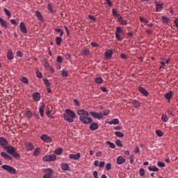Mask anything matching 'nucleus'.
<instances>
[{"label":"nucleus","mask_w":178,"mask_h":178,"mask_svg":"<svg viewBox=\"0 0 178 178\" xmlns=\"http://www.w3.org/2000/svg\"><path fill=\"white\" fill-rule=\"evenodd\" d=\"M74 104H76V105H77V106H80V102H79V100H77L76 99H74Z\"/></svg>","instance_id":"nucleus-61"},{"label":"nucleus","mask_w":178,"mask_h":178,"mask_svg":"<svg viewBox=\"0 0 178 178\" xmlns=\"http://www.w3.org/2000/svg\"><path fill=\"white\" fill-rule=\"evenodd\" d=\"M77 114L79 116V120L84 124H90L92 122V118L90 117V113L84 109H78Z\"/></svg>","instance_id":"nucleus-1"},{"label":"nucleus","mask_w":178,"mask_h":178,"mask_svg":"<svg viewBox=\"0 0 178 178\" xmlns=\"http://www.w3.org/2000/svg\"><path fill=\"white\" fill-rule=\"evenodd\" d=\"M61 43H62V38H60V37H57L56 38V44H57L58 45H60Z\"/></svg>","instance_id":"nucleus-41"},{"label":"nucleus","mask_w":178,"mask_h":178,"mask_svg":"<svg viewBox=\"0 0 178 178\" xmlns=\"http://www.w3.org/2000/svg\"><path fill=\"white\" fill-rule=\"evenodd\" d=\"M161 19L163 20V22L165 23L166 24L170 23V19L168 18L167 17L163 16Z\"/></svg>","instance_id":"nucleus-33"},{"label":"nucleus","mask_w":178,"mask_h":178,"mask_svg":"<svg viewBox=\"0 0 178 178\" xmlns=\"http://www.w3.org/2000/svg\"><path fill=\"white\" fill-rule=\"evenodd\" d=\"M19 29H20L21 33H22V34H27V28L26 27V24H24V22L20 23Z\"/></svg>","instance_id":"nucleus-9"},{"label":"nucleus","mask_w":178,"mask_h":178,"mask_svg":"<svg viewBox=\"0 0 178 178\" xmlns=\"http://www.w3.org/2000/svg\"><path fill=\"white\" fill-rule=\"evenodd\" d=\"M36 76L38 79H41V77H42V74L40 71H38L36 72Z\"/></svg>","instance_id":"nucleus-58"},{"label":"nucleus","mask_w":178,"mask_h":178,"mask_svg":"<svg viewBox=\"0 0 178 178\" xmlns=\"http://www.w3.org/2000/svg\"><path fill=\"white\" fill-rule=\"evenodd\" d=\"M105 165V161H100L99 162V168H103V166Z\"/></svg>","instance_id":"nucleus-59"},{"label":"nucleus","mask_w":178,"mask_h":178,"mask_svg":"<svg viewBox=\"0 0 178 178\" xmlns=\"http://www.w3.org/2000/svg\"><path fill=\"white\" fill-rule=\"evenodd\" d=\"M104 55L106 59H111L112 55H113V51L112 49H108L105 52Z\"/></svg>","instance_id":"nucleus-15"},{"label":"nucleus","mask_w":178,"mask_h":178,"mask_svg":"<svg viewBox=\"0 0 178 178\" xmlns=\"http://www.w3.org/2000/svg\"><path fill=\"white\" fill-rule=\"evenodd\" d=\"M52 106L51 105H48L47 107V111H46V115L47 116H49V115H51V112H52Z\"/></svg>","instance_id":"nucleus-26"},{"label":"nucleus","mask_w":178,"mask_h":178,"mask_svg":"<svg viewBox=\"0 0 178 178\" xmlns=\"http://www.w3.org/2000/svg\"><path fill=\"white\" fill-rule=\"evenodd\" d=\"M1 158H3L6 161H12V156H10V155L8 154L5 152H1Z\"/></svg>","instance_id":"nucleus-12"},{"label":"nucleus","mask_w":178,"mask_h":178,"mask_svg":"<svg viewBox=\"0 0 178 178\" xmlns=\"http://www.w3.org/2000/svg\"><path fill=\"white\" fill-rule=\"evenodd\" d=\"M35 16L38 18V20H42V15H41V13L40 11L36 10L35 11Z\"/></svg>","instance_id":"nucleus-32"},{"label":"nucleus","mask_w":178,"mask_h":178,"mask_svg":"<svg viewBox=\"0 0 178 178\" xmlns=\"http://www.w3.org/2000/svg\"><path fill=\"white\" fill-rule=\"evenodd\" d=\"M33 156H38V155H40V148H35L33 151Z\"/></svg>","instance_id":"nucleus-35"},{"label":"nucleus","mask_w":178,"mask_h":178,"mask_svg":"<svg viewBox=\"0 0 178 178\" xmlns=\"http://www.w3.org/2000/svg\"><path fill=\"white\" fill-rule=\"evenodd\" d=\"M111 168H112V165L111 164V163H108L106 165V170H111Z\"/></svg>","instance_id":"nucleus-52"},{"label":"nucleus","mask_w":178,"mask_h":178,"mask_svg":"<svg viewBox=\"0 0 178 178\" xmlns=\"http://www.w3.org/2000/svg\"><path fill=\"white\" fill-rule=\"evenodd\" d=\"M161 120H163V122H168V115L163 114L161 116Z\"/></svg>","instance_id":"nucleus-43"},{"label":"nucleus","mask_w":178,"mask_h":178,"mask_svg":"<svg viewBox=\"0 0 178 178\" xmlns=\"http://www.w3.org/2000/svg\"><path fill=\"white\" fill-rule=\"evenodd\" d=\"M3 12L6 13V15L7 16H8V17H10L11 14H10V11H9V10H8L7 8H4Z\"/></svg>","instance_id":"nucleus-47"},{"label":"nucleus","mask_w":178,"mask_h":178,"mask_svg":"<svg viewBox=\"0 0 178 178\" xmlns=\"http://www.w3.org/2000/svg\"><path fill=\"white\" fill-rule=\"evenodd\" d=\"M56 159V156L55 154L45 155L42 157V161L44 162H54Z\"/></svg>","instance_id":"nucleus-5"},{"label":"nucleus","mask_w":178,"mask_h":178,"mask_svg":"<svg viewBox=\"0 0 178 178\" xmlns=\"http://www.w3.org/2000/svg\"><path fill=\"white\" fill-rule=\"evenodd\" d=\"M90 115H91L92 118H95V119H98L99 120L102 119V112L96 113L94 111H90Z\"/></svg>","instance_id":"nucleus-6"},{"label":"nucleus","mask_w":178,"mask_h":178,"mask_svg":"<svg viewBox=\"0 0 178 178\" xmlns=\"http://www.w3.org/2000/svg\"><path fill=\"white\" fill-rule=\"evenodd\" d=\"M115 144L118 147H123V145L122 144V142H120V140L117 139L115 140Z\"/></svg>","instance_id":"nucleus-48"},{"label":"nucleus","mask_w":178,"mask_h":178,"mask_svg":"<svg viewBox=\"0 0 178 178\" xmlns=\"http://www.w3.org/2000/svg\"><path fill=\"white\" fill-rule=\"evenodd\" d=\"M7 58L10 60H12V59H13V51H12V49H9L8 50Z\"/></svg>","instance_id":"nucleus-21"},{"label":"nucleus","mask_w":178,"mask_h":178,"mask_svg":"<svg viewBox=\"0 0 178 178\" xmlns=\"http://www.w3.org/2000/svg\"><path fill=\"white\" fill-rule=\"evenodd\" d=\"M6 149L8 154L12 155L13 158H20V154L16 152V148H15V147L8 146Z\"/></svg>","instance_id":"nucleus-3"},{"label":"nucleus","mask_w":178,"mask_h":178,"mask_svg":"<svg viewBox=\"0 0 178 178\" xmlns=\"http://www.w3.org/2000/svg\"><path fill=\"white\" fill-rule=\"evenodd\" d=\"M172 97H173V94L172 93V91H170L165 95V98L168 101H170V99H172Z\"/></svg>","instance_id":"nucleus-25"},{"label":"nucleus","mask_w":178,"mask_h":178,"mask_svg":"<svg viewBox=\"0 0 178 178\" xmlns=\"http://www.w3.org/2000/svg\"><path fill=\"white\" fill-rule=\"evenodd\" d=\"M156 134L158 137H162V136H163V132L161 130H156Z\"/></svg>","instance_id":"nucleus-42"},{"label":"nucleus","mask_w":178,"mask_h":178,"mask_svg":"<svg viewBox=\"0 0 178 178\" xmlns=\"http://www.w3.org/2000/svg\"><path fill=\"white\" fill-rule=\"evenodd\" d=\"M108 124H119V119L115 118L111 121H108Z\"/></svg>","instance_id":"nucleus-28"},{"label":"nucleus","mask_w":178,"mask_h":178,"mask_svg":"<svg viewBox=\"0 0 178 178\" xmlns=\"http://www.w3.org/2000/svg\"><path fill=\"white\" fill-rule=\"evenodd\" d=\"M139 175L141 177L145 176V170H144V168H140L139 170Z\"/></svg>","instance_id":"nucleus-38"},{"label":"nucleus","mask_w":178,"mask_h":178,"mask_svg":"<svg viewBox=\"0 0 178 178\" xmlns=\"http://www.w3.org/2000/svg\"><path fill=\"white\" fill-rule=\"evenodd\" d=\"M81 154L80 153H77L76 154H70L69 159H74V161H77V159H80Z\"/></svg>","instance_id":"nucleus-16"},{"label":"nucleus","mask_w":178,"mask_h":178,"mask_svg":"<svg viewBox=\"0 0 178 178\" xmlns=\"http://www.w3.org/2000/svg\"><path fill=\"white\" fill-rule=\"evenodd\" d=\"M8 143H9L8 142V140H6L5 138L3 137L0 138V145H1V147L4 148V149H6L8 147Z\"/></svg>","instance_id":"nucleus-7"},{"label":"nucleus","mask_w":178,"mask_h":178,"mask_svg":"<svg viewBox=\"0 0 178 178\" xmlns=\"http://www.w3.org/2000/svg\"><path fill=\"white\" fill-rule=\"evenodd\" d=\"M60 168L62 170H69V164L66 163H62L60 164Z\"/></svg>","instance_id":"nucleus-23"},{"label":"nucleus","mask_w":178,"mask_h":178,"mask_svg":"<svg viewBox=\"0 0 178 178\" xmlns=\"http://www.w3.org/2000/svg\"><path fill=\"white\" fill-rule=\"evenodd\" d=\"M174 23L177 27V29H178V19H175V20L174 21Z\"/></svg>","instance_id":"nucleus-64"},{"label":"nucleus","mask_w":178,"mask_h":178,"mask_svg":"<svg viewBox=\"0 0 178 178\" xmlns=\"http://www.w3.org/2000/svg\"><path fill=\"white\" fill-rule=\"evenodd\" d=\"M126 162V159L122 156H120L117 158V163L118 165H123Z\"/></svg>","instance_id":"nucleus-17"},{"label":"nucleus","mask_w":178,"mask_h":178,"mask_svg":"<svg viewBox=\"0 0 178 178\" xmlns=\"http://www.w3.org/2000/svg\"><path fill=\"white\" fill-rule=\"evenodd\" d=\"M20 81H22V83H24V84H29V81L27 80V78L24 76L20 79Z\"/></svg>","instance_id":"nucleus-40"},{"label":"nucleus","mask_w":178,"mask_h":178,"mask_svg":"<svg viewBox=\"0 0 178 178\" xmlns=\"http://www.w3.org/2000/svg\"><path fill=\"white\" fill-rule=\"evenodd\" d=\"M0 24H1L2 27H4V29H7L8 23H6V21H5L1 17H0Z\"/></svg>","instance_id":"nucleus-27"},{"label":"nucleus","mask_w":178,"mask_h":178,"mask_svg":"<svg viewBox=\"0 0 178 178\" xmlns=\"http://www.w3.org/2000/svg\"><path fill=\"white\" fill-rule=\"evenodd\" d=\"M17 56H19V58H22L23 56V54L22 51H17Z\"/></svg>","instance_id":"nucleus-62"},{"label":"nucleus","mask_w":178,"mask_h":178,"mask_svg":"<svg viewBox=\"0 0 178 178\" xmlns=\"http://www.w3.org/2000/svg\"><path fill=\"white\" fill-rule=\"evenodd\" d=\"M45 110V104L44 102L40 103V106L39 107V113L42 118H44V111Z\"/></svg>","instance_id":"nucleus-10"},{"label":"nucleus","mask_w":178,"mask_h":178,"mask_svg":"<svg viewBox=\"0 0 178 178\" xmlns=\"http://www.w3.org/2000/svg\"><path fill=\"white\" fill-rule=\"evenodd\" d=\"M112 15L114 16V17H117V19L122 16L120 14L118 13V10H116L115 8L112 9Z\"/></svg>","instance_id":"nucleus-24"},{"label":"nucleus","mask_w":178,"mask_h":178,"mask_svg":"<svg viewBox=\"0 0 178 178\" xmlns=\"http://www.w3.org/2000/svg\"><path fill=\"white\" fill-rule=\"evenodd\" d=\"M1 168L4 170H6V172H8V173H10V175H16V169L10 165H3Z\"/></svg>","instance_id":"nucleus-4"},{"label":"nucleus","mask_w":178,"mask_h":178,"mask_svg":"<svg viewBox=\"0 0 178 178\" xmlns=\"http://www.w3.org/2000/svg\"><path fill=\"white\" fill-rule=\"evenodd\" d=\"M41 140L44 143H51V141H52V138L48 136V135L44 134L41 136Z\"/></svg>","instance_id":"nucleus-11"},{"label":"nucleus","mask_w":178,"mask_h":178,"mask_svg":"<svg viewBox=\"0 0 178 178\" xmlns=\"http://www.w3.org/2000/svg\"><path fill=\"white\" fill-rule=\"evenodd\" d=\"M132 105H134V108H140V102L136 100H133L131 102Z\"/></svg>","instance_id":"nucleus-29"},{"label":"nucleus","mask_w":178,"mask_h":178,"mask_svg":"<svg viewBox=\"0 0 178 178\" xmlns=\"http://www.w3.org/2000/svg\"><path fill=\"white\" fill-rule=\"evenodd\" d=\"M109 115V110H104L102 116H108Z\"/></svg>","instance_id":"nucleus-54"},{"label":"nucleus","mask_w":178,"mask_h":178,"mask_svg":"<svg viewBox=\"0 0 178 178\" xmlns=\"http://www.w3.org/2000/svg\"><path fill=\"white\" fill-rule=\"evenodd\" d=\"M154 3L156 5V12H159L160 9H162V8H163V5H162V4H159L157 2H155Z\"/></svg>","instance_id":"nucleus-31"},{"label":"nucleus","mask_w":178,"mask_h":178,"mask_svg":"<svg viewBox=\"0 0 178 178\" xmlns=\"http://www.w3.org/2000/svg\"><path fill=\"white\" fill-rule=\"evenodd\" d=\"M33 98L35 102H38L41 99V95L39 92L33 93Z\"/></svg>","instance_id":"nucleus-14"},{"label":"nucleus","mask_w":178,"mask_h":178,"mask_svg":"<svg viewBox=\"0 0 178 178\" xmlns=\"http://www.w3.org/2000/svg\"><path fill=\"white\" fill-rule=\"evenodd\" d=\"M47 9L49 10L51 13H54V9L52 8V4L49 3L47 5Z\"/></svg>","instance_id":"nucleus-49"},{"label":"nucleus","mask_w":178,"mask_h":178,"mask_svg":"<svg viewBox=\"0 0 178 178\" xmlns=\"http://www.w3.org/2000/svg\"><path fill=\"white\" fill-rule=\"evenodd\" d=\"M148 169L150 172H159V168H156L155 165L152 167H148Z\"/></svg>","instance_id":"nucleus-30"},{"label":"nucleus","mask_w":178,"mask_h":178,"mask_svg":"<svg viewBox=\"0 0 178 178\" xmlns=\"http://www.w3.org/2000/svg\"><path fill=\"white\" fill-rule=\"evenodd\" d=\"M115 38H117L118 41H122L123 40V38H122V33H119V36L115 35Z\"/></svg>","instance_id":"nucleus-55"},{"label":"nucleus","mask_w":178,"mask_h":178,"mask_svg":"<svg viewBox=\"0 0 178 178\" xmlns=\"http://www.w3.org/2000/svg\"><path fill=\"white\" fill-rule=\"evenodd\" d=\"M43 81H44L45 86H47V87H51V83H49V81H48V79H44Z\"/></svg>","instance_id":"nucleus-46"},{"label":"nucleus","mask_w":178,"mask_h":178,"mask_svg":"<svg viewBox=\"0 0 178 178\" xmlns=\"http://www.w3.org/2000/svg\"><path fill=\"white\" fill-rule=\"evenodd\" d=\"M93 177L98 178V172L97 171L93 172Z\"/></svg>","instance_id":"nucleus-63"},{"label":"nucleus","mask_w":178,"mask_h":178,"mask_svg":"<svg viewBox=\"0 0 178 178\" xmlns=\"http://www.w3.org/2000/svg\"><path fill=\"white\" fill-rule=\"evenodd\" d=\"M24 146L26 151H33V149H34V145L31 142L26 141L24 143Z\"/></svg>","instance_id":"nucleus-8"},{"label":"nucleus","mask_w":178,"mask_h":178,"mask_svg":"<svg viewBox=\"0 0 178 178\" xmlns=\"http://www.w3.org/2000/svg\"><path fill=\"white\" fill-rule=\"evenodd\" d=\"M106 143L107 145H109L110 148H115V147H116V145H115V143L110 141H106Z\"/></svg>","instance_id":"nucleus-39"},{"label":"nucleus","mask_w":178,"mask_h":178,"mask_svg":"<svg viewBox=\"0 0 178 178\" xmlns=\"http://www.w3.org/2000/svg\"><path fill=\"white\" fill-rule=\"evenodd\" d=\"M102 81L103 80L101 77H98L95 79V83H97V84H102Z\"/></svg>","instance_id":"nucleus-45"},{"label":"nucleus","mask_w":178,"mask_h":178,"mask_svg":"<svg viewBox=\"0 0 178 178\" xmlns=\"http://www.w3.org/2000/svg\"><path fill=\"white\" fill-rule=\"evenodd\" d=\"M52 169L48 168L46 170V173L44 176L43 178H52Z\"/></svg>","instance_id":"nucleus-13"},{"label":"nucleus","mask_w":178,"mask_h":178,"mask_svg":"<svg viewBox=\"0 0 178 178\" xmlns=\"http://www.w3.org/2000/svg\"><path fill=\"white\" fill-rule=\"evenodd\" d=\"M118 22H119L122 26H126V24H127V21L123 19L122 15L118 18Z\"/></svg>","instance_id":"nucleus-22"},{"label":"nucleus","mask_w":178,"mask_h":178,"mask_svg":"<svg viewBox=\"0 0 178 178\" xmlns=\"http://www.w3.org/2000/svg\"><path fill=\"white\" fill-rule=\"evenodd\" d=\"M26 116L29 118V119H31V118H33V113L28 110L26 111Z\"/></svg>","instance_id":"nucleus-37"},{"label":"nucleus","mask_w":178,"mask_h":178,"mask_svg":"<svg viewBox=\"0 0 178 178\" xmlns=\"http://www.w3.org/2000/svg\"><path fill=\"white\" fill-rule=\"evenodd\" d=\"M119 34H124L123 29H122V27L120 26H118L115 31V35H117V37H119Z\"/></svg>","instance_id":"nucleus-19"},{"label":"nucleus","mask_w":178,"mask_h":178,"mask_svg":"<svg viewBox=\"0 0 178 178\" xmlns=\"http://www.w3.org/2000/svg\"><path fill=\"white\" fill-rule=\"evenodd\" d=\"M157 166H159V168H165V164L164 163H162V162H158Z\"/></svg>","instance_id":"nucleus-56"},{"label":"nucleus","mask_w":178,"mask_h":178,"mask_svg":"<svg viewBox=\"0 0 178 178\" xmlns=\"http://www.w3.org/2000/svg\"><path fill=\"white\" fill-rule=\"evenodd\" d=\"M63 118L67 122L73 123L74 122V118H76V113L70 109H67L65 110V113L63 114Z\"/></svg>","instance_id":"nucleus-2"},{"label":"nucleus","mask_w":178,"mask_h":178,"mask_svg":"<svg viewBox=\"0 0 178 178\" xmlns=\"http://www.w3.org/2000/svg\"><path fill=\"white\" fill-rule=\"evenodd\" d=\"M139 20H140V23H148V20H147V19H145L143 17H140Z\"/></svg>","instance_id":"nucleus-44"},{"label":"nucleus","mask_w":178,"mask_h":178,"mask_svg":"<svg viewBox=\"0 0 178 178\" xmlns=\"http://www.w3.org/2000/svg\"><path fill=\"white\" fill-rule=\"evenodd\" d=\"M61 75L63 76V77H67V76H69V73L67 72V71L63 70L61 72Z\"/></svg>","instance_id":"nucleus-50"},{"label":"nucleus","mask_w":178,"mask_h":178,"mask_svg":"<svg viewBox=\"0 0 178 178\" xmlns=\"http://www.w3.org/2000/svg\"><path fill=\"white\" fill-rule=\"evenodd\" d=\"M56 60L57 62H58V63H62L63 59L62 58V56H58L56 58Z\"/></svg>","instance_id":"nucleus-51"},{"label":"nucleus","mask_w":178,"mask_h":178,"mask_svg":"<svg viewBox=\"0 0 178 178\" xmlns=\"http://www.w3.org/2000/svg\"><path fill=\"white\" fill-rule=\"evenodd\" d=\"M63 152V149L61 147H60L54 151V154H56V155H60V154H62Z\"/></svg>","instance_id":"nucleus-36"},{"label":"nucleus","mask_w":178,"mask_h":178,"mask_svg":"<svg viewBox=\"0 0 178 178\" xmlns=\"http://www.w3.org/2000/svg\"><path fill=\"white\" fill-rule=\"evenodd\" d=\"M115 136H116V137H119L120 138L124 137V134L120 131H115Z\"/></svg>","instance_id":"nucleus-34"},{"label":"nucleus","mask_w":178,"mask_h":178,"mask_svg":"<svg viewBox=\"0 0 178 178\" xmlns=\"http://www.w3.org/2000/svg\"><path fill=\"white\" fill-rule=\"evenodd\" d=\"M90 45L92 47H94L95 48H97V47H99V44H98V43L95 42H92L90 43Z\"/></svg>","instance_id":"nucleus-53"},{"label":"nucleus","mask_w":178,"mask_h":178,"mask_svg":"<svg viewBox=\"0 0 178 178\" xmlns=\"http://www.w3.org/2000/svg\"><path fill=\"white\" fill-rule=\"evenodd\" d=\"M83 54L85 56L90 55V51H88V49H83Z\"/></svg>","instance_id":"nucleus-57"},{"label":"nucleus","mask_w":178,"mask_h":178,"mask_svg":"<svg viewBox=\"0 0 178 178\" xmlns=\"http://www.w3.org/2000/svg\"><path fill=\"white\" fill-rule=\"evenodd\" d=\"M105 2L108 6H112V2L111 1V0H105Z\"/></svg>","instance_id":"nucleus-60"},{"label":"nucleus","mask_w":178,"mask_h":178,"mask_svg":"<svg viewBox=\"0 0 178 178\" xmlns=\"http://www.w3.org/2000/svg\"><path fill=\"white\" fill-rule=\"evenodd\" d=\"M99 126L98 124L96 122H92L90 124L89 129H90L92 131H94V130H97V129H98Z\"/></svg>","instance_id":"nucleus-20"},{"label":"nucleus","mask_w":178,"mask_h":178,"mask_svg":"<svg viewBox=\"0 0 178 178\" xmlns=\"http://www.w3.org/2000/svg\"><path fill=\"white\" fill-rule=\"evenodd\" d=\"M138 91L141 92V94H143V95H145V97H148V91H147V90H145V88L140 86L138 88Z\"/></svg>","instance_id":"nucleus-18"}]
</instances>
